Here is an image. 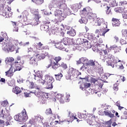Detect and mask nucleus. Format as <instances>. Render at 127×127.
<instances>
[{"mask_svg":"<svg viewBox=\"0 0 127 127\" xmlns=\"http://www.w3.org/2000/svg\"><path fill=\"white\" fill-rule=\"evenodd\" d=\"M115 11L116 12H120L121 13L123 12V9L122 7H117L115 8Z\"/></svg>","mask_w":127,"mask_h":127,"instance_id":"nucleus-48","label":"nucleus"},{"mask_svg":"<svg viewBox=\"0 0 127 127\" xmlns=\"http://www.w3.org/2000/svg\"><path fill=\"white\" fill-rule=\"evenodd\" d=\"M127 1L126 0L121 1L119 3V5L120 6H125V5H127Z\"/></svg>","mask_w":127,"mask_h":127,"instance_id":"nucleus-45","label":"nucleus"},{"mask_svg":"<svg viewBox=\"0 0 127 127\" xmlns=\"http://www.w3.org/2000/svg\"><path fill=\"white\" fill-rule=\"evenodd\" d=\"M26 85L28 88V89H34L35 88H38V86L35 83L33 82V81L30 82L29 81H27L26 83Z\"/></svg>","mask_w":127,"mask_h":127,"instance_id":"nucleus-9","label":"nucleus"},{"mask_svg":"<svg viewBox=\"0 0 127 127\" xmlns=\"http://www.w3.org/2000/svg\"><path fill=\"white\" fill-rule=\"evenodd\" d=\"M12 92L16 95H18V94H20V93H21L22 91L19 87L15 86L14 88H13L12 89Z\"/></svg>","mask_w":127,"mask_h":127,"instance_id":"nucleus-23","label":"nucleus"},{"mask_svg":"<svg viewBox=\"0 0 127 127\" xmlns=\"http://www.w3.org/2000/svg\"><path fill=\"white\" fill-rule=\"evenodd\" d=\"M15 49V46L11 43H8L6 46V50L7 52H13Z\"/></svg>","mask_w":127,"mask_h":127,"instance_id":"nucleus-11","label":"nucleus"},{"mask_svg":"<svg viewBox=\"0 0 127 127\" xmlns=\"http://www.w3.org/2000/svg\"><path fill=\"white\" fill-rule=\"evenodd\" d=\"M2 37L4 39H6L7 38V34L6 33L3 34V35H2Z\"/></svg>","mask_w":127,"mask_h":127,"instance_id":"nucleus-64","label":"nucleus"},{"mask_svg":"<svg viewBox=\"0 0 127 127\" xmlns=\"http://www.w3.org/2000/svg\"><path fill=\"white\" fill-rule=\"evenodd\" d=\"M87 64L88 66H92L93 67L94 69H96L97 66L99 65V63L95 60H91L89 61Z\"/></svg>","mask_w":127,"mask_h":127,"instance_id":"nucleus-13","label":"nucleus"},{"mask_svg":"<svg viewBox=\"0 0 127 127\" xmlns=\"http://www.w3.org/2000/svg\"><path fill=\"white\" fill-rule=\"evenodd\" d=\"M111 50H114L115 53H118V52H120L121 51V47H118L116 46V45L111 46L110 47Z\"/></svg>","mask_w":127,"mask_h":127,"instance_id":"nucleus-19","label":"nucleus"},{"mask_svg":"<svg viewBox=\"0 0 127 127\" xmlns=\"http://www.w3.org/2000/svg\"><path fill=\"white\" fill-rule=\"evenodd\" d=\"M28 53L30 56H33V55H37L38 54V52L34 51L32 48H29L28 49Z\"/></svg>","mask_w":127,"mask_h":127,"instance_id":"nucleus-21","label":"nucleus"},{"mask_svg":"<svg viewBox=\"0 0 127 127\" xmlns=\"http://www.w3.org/2000/svg\"><path fill=\"white\" fill-rule=\"evenodd\" d=\"M5 76L7 77H12L13 76V66H11L9 69L5 72Z\"/></svg>","mask_w":127,"mask_h":127,"instance_id":"nucleus-17","label":"nucleus"},{"mask_svg":"<svg viewBox=\"0 0 127 127\" xmlns=\"http://www.w3.org/2000/svg\"><path fill=\"white\" fill-rule=\"evenodd\" d=\"M123 18L127 19V12H124L123 14Z\"/></svg>","mask_w":127,"mask_h":127,"instance_id":"nucleus-59","label":"nucleus"},{"mask_svg":"<svg viewBox=\"0 0 127 127\" xmlns=\"http://www.w3.org/2000/svg\"><path fill=\"white\" fill-rule=\"evenodd\" d=\"M14 61V59L12 57H7L5 59V62L7 65H10V67L12 66V63Z\"/></svg>","mask_w":127,"mask_h":127,"instance_id":"nucleus-16","label":"nucleus"},{"mask_svg":"<svg viewBox=\"0 0 127 127\" xmlns=\"http://www.w3.org/2000/svg\"><path fill=\"white\" fill-rule=\"evenodd\" d=\"M122 36L127 39V29H123L122 31Z\"/></svg>","mask_w":127,"mask_h":127,"instance_id":"nucleus-38","label":"nucleus"},{"mask_svg":"<svg viewBox=\"0 0 127 127\" xmlns=\"http://www.w3.org/2000/svg\"><path fill=\"white\" fill-rule=\"evenodd\" d=\"M10 10H11V8L9 6H3V9L1 12V14L5 17H10L11 15H12V14H11V12L10 11Z\"/></svg>","mask_w":127,"mask_h":127,"instance_id":"nucleus-4","label":"nucleus"},{"mask_svg":"<svg viewBox=\"0 0 127 127\" xmlns=\"http://www.w3.org/2000/svg\"><path fill=\"white\" fill-rule=\"evenodd\" d=\"M46 57L45 55L44 54H41V55H39L38 54V56H37V60L38 61H40V60H43V59H44Z\"/></svg>","mask_w":127,"mask_h":127,"instance_id":"nucleus-35","label":"nucleus"},{"mask_svg":"<svg viewBox=\"0 0 127 127\" xmlns=\"http://www.w3.org/2000/svg\"><path fill=\"white\" fill-rule=\"evenodd\" d=\"M81 12L82 14L85 16H86V15H88L89 13H90V12H89V9L88 8H83V9L81 11Z\"/></svg>","mask_w":127,"mask_h":127,"instance_id":"nucleus-29","label":"nucleus"},{"mask_svg":"<svg viewBox=\"0 0 127 127\" xmlns=\"http://www.w3.org/2000/svg\"><path fill=\"white\" fill-rule=\"evenodd\" d=\"M78 118L80 119V120H85V119H87V115L84 114H80L78 116Z\"/></svg>","mask_w":127,"mask_h":127,"instance_id":"nucleus-43","label":"nucleus"},{"mask_svg":"<svg viewBox=\"0 0 127 127\" xmlns=\"http://www.w3.org/2000/svg\"><path fill=\"white\" fill-rule=\"evenodd\" d=\"M121 61H120L119 59H118V58H115L114 59H113V62H112L114 64H115V63H118L119 62H120Z\"/></svg>","mask_w":127,"mask_h":127,"instance_id":"nucleus-57","label":"nucleus"},{"mask_svg":"<svg viewBox=\"0 0 127 127\" xmlns=\"http://www.w3.org/2000/svg\"><path fill=\"white\" fill-rule=\"evenodd\" d=\"M81 8V4L76 3L73 6V10L74 11H78V9H80Z\"/></svg>","mask_w":127,"mask_h":127,"instance_id":"nucleus-32","label":"nucleus"},{"mask_svg":"<svg viewBox=\"0 0 127 127\" xmlns=\"http://www.w3.org/2000/svg\"><path fill=\"white\" fill-rule=\"evenodd\" d=\"M60 67H61L63 70H66V69L68 68V65H67V64L64 62H62L61 64H60Z\"/></svg>","mask_w":127,"mask_h":127,"instance_id":"nucleus-30","label":"nucleus"},{"mask_svg":"<svg viewBox=\"0 0 127 127\" xmlns=\"http://www.w3.org/2000/svg\"><path fill=\"white\" fill-rule=\"evenodd\" d=\"M88 18L94 20L97 18V14L89 12L88 15Z\"/></svg>","mask_w":127,"mask_h":127,"instance_id":"nucleus-24","label":"nucleus"},{"mask_svg":"<svg viewBox=\"0 0 127 127\" xmlns=\"http://www.w3.org/2000/svg\"><path fill=\"white\" fill-rule=\"evenodd\" d=\"M92 81L93 84H95V85H97V86H98V89L97 90L95 95H96L97 97H101V96H102V92H101L100 91L102 88H103V84L101 83V82L99 83V81L97 79H96V78H93Z\"/></svg>","mask_w":127,"mask_h":127,"instance_id":"nucleus-5","label":"nucleus"},{"mask_svg":"<svg viewBox=\"0 0 127 127\" xmlns=\"http://www.w3.org/2000/svg\"><path fill=\"white\" fill-rule=\"evenodd\" d=\"M63 41H64V44H71V42L72 41V40L70 38H63Z\"/></svg>","mask_w":127,"mask_h":127,"instance_id":"nucleus-26","label":"nucleus"},{"mask_svg":"<svg viewBox=\"0 0 127 127\" xmlns=\"http://www.w3.org/2000/svg\"><path fill=\"white\" fill-rule=\"evenodd\" d=\"M86 121L87 124H88L89 126H91V125H92V123L93 122V120L90 119V118H89L86 120Z\"/></svg>","mask_w":127,"mask_h":127,"instance_id":"nucleus-56","label":"nucleus"},{"mask_svg":"<svg viewBox=\"0 0 127 127\" xmlns=\"http://www.w3.org/2000/svg\"><path fill=\"white\" fill-rule=\"evenodd\" d=\"M53 83H49L47 84V89H52L53 88V85H52Z\"/></svg>","mask_w":127,"mask_h":127,"instance_id":"nucleus-55","label":"nucleus"},{"mask_svg":"<svg viewBox=\"0 0 127 127\" xmlns=\"http://www.w3.org/2000/svg\"><path fill=\"white\" fill-rule=\"evenodd\" d=\"M55 77L57 81H60L63 77V74L61 73H59L58 74H55Z\"/></svg>","mask_w":127,"mask_h":127,"instance_id":"nucleus-31","label":"nucleus"},{"mask_svg":"<svg viewBox=\"0 0 127 127\" xmlns=\"http://www.w3.org/2000/svg\"><path fill=\"white\" fill-rule=\"evenodd\" d=\"M45 78L46 79L47 84H48L49 83H53V82L55 81L54 78H53V76H51L48 74L45 75Z\"/></svg>","mask_w":127,"mask_h":127,"instance_id":"nucleus-14","label":"nucleus"},{"mask_svg":"<svg viewBox=\"0 0 127 127\" xmlns=\"http://www.w3.org/2000/svg\"><path fill=\"white\" fill-rule=\"evenodd\" d=\"M107 64L108 66H111L112 68H114L115 66V64H114L112 60H108L107 61Z\"/></svg>","mask_w":127,"mask_h":127,"instance_id":"nucleus-41","label":"nucleus"},{"mask_svg":"<svg viewBox=\"0 0 127 127\" xmlns=\"http://www.w3.org/2000/svg\"><path fill=\"white\" fill-rule=\"evenodd\" d=\"M121 120H127V114H124L121 116Z\"/></svg>","mask_w":127,"mask_h":127,"instance_id":"nucleus-54","label":"nucleus"},{"mask_svg":"<svg viewBox=\"0 0 127 127\" xmlns=\"http://www.w3.org/2000/svg\"><path fill=\"white\" fill-rule=\"evenodd\" d=\"M0 82L2 83L3 84H5V79L4 78H1L0 79Z\"/></svg>","mask_w":127,"mask_h":127,"instance_id":"nucleus-58","label":"nucleus"},{"mask_svg":"<svg viewBox=\"0 0 127 127\" xmlns=\"http://www.w3.org/2000/svg\"><path fill=\"white\" fill-rule=\"evenodd\" d=\"M58 65L59 64H57V63H55V62H54V63L52 64V68L54 69V70H56L57 69H58Z\"/></svg>","mask_w":127,"mask_h":127,"instance_id":"nucleus-37","label":"nucleus"},{"mask_svg":"<svg viewBox=\"0 0 127 127\" xmlns=\"http://www.w3.org/2000/svg\"><path fill=\"white\" fill-rule=\"evenodd\" d=\"M55 16H58L59 17H62V11L61 10L57 9L56 11Z\"/></svg>","mask_w":127,"mask_h":127,"instance_id":"nucleus-33","label":"nucleus"},{"mask_svg":"<svg viewBox=\"0 0 127 127\" xmlns=\"http://www.w3.org/2000/svg\"><path fill=\"white\" fill-rule=\"evenodd\" d=\"M110 5L112 7L116 6V5H117V1H116V0L112 1L110 3Z\"/></svg>","mask_w":127,"mask_h":127,"instance_id":"nucleus-49","label":"nucleus"},{"mask_svg":"<svg viewBox=\"0 0 127 127\" xmlns=\"http://www.w3.org/2000/svg\"><path fill=\"white\" fill-rule=\"evenodd\" d=\"M54 60L56 61V63H57L58 64H59L60 61H61L62 60V58L60 56L56 57L54 59Z\"/></svg>","mask_w":127,"mask_h":127,"instance_id":"nucleus-40","label":"nucleus"},{"mask_svg":"<svg viewBox=\"0 0 127 127\" xmlns=\"http://www.w3.org/2000/svg\"><path fill=\"white\" fill-rule=\"evenodd\" d=\"M112 21H113L112 24L113 26H120V24H121L120 20L117 18H113Z\"/></svg>","mask_w":127,"mask_h":127,"instance_id":"nucleus-20","label":"nucleus"},{"mask_svg":"<svg viewBox=\"0 0 127 127\" xmlns=\"http://www.w3.org/2000/svg\"><path fill=\"white\" fill-rule=\"evenodd\" d=\"M120 43L122 44V45H124L125 44H127V39L125 38V39L122 38L120 40Z\"/></svg>","mask_w":127,"mask_h":127,"instance_id":"nucleus-44","label":"nucleus"},{"mask_svg":"<svg viewBox=\"0 0 127 127\" xmlns=\"http://www.w3.org/2000/svg\"><path fill=\"white\" fill-rule=\"evenodd\" d=\"M68 74H70L71 76H72V77H77V76H79V75H81V72H79L76 69H74L73 68L71 67L69 68L68 70Z\"/></svg>","mask_w":127,"mask_h":127,"instance_id":"nucleus-8","label":"nucleus"},{"mask_svg":"<svg viewBox=\"0 0 127 127\" xmlns=\"http://www.w3.org/2000/svg\"><path fill=\"white\" fill-rule=\"evenodd\" d=\"M79 22H80V23L87 24V23L88 22V19L86 17H82L79 20Z\"/></svg>","mask_w":127,"mask_h":127,"instance_id":"nucleus-25","label":"nucleus"},{"mask_svg":"<svg viewBox=\"0 0 127 127\" xmlns=\"http://www.w3.org/2000/svg\"><path fill=\"white\" fill-rule=\"evenodd\" d=\"M97 90H95L94 89H91L90 93L92 95H94V94H96V93H97Z\"/></svg>","mask_w":127,"mask_h":127,"instance_id":"nucleus-60","label":"nucleus"},{"mask_svg":"<svg viewBox=\"0 0 127 127\" xmlns=\"http://www.w3.org/2000/svg\"><path fill=\"white\" fill-rule=\"evenodd\" d=\"M95 23L97 26H101V28L99 30H96L95 33H97L101 36H105L107 32L110 31L109 29H107L108 28V23L105 21L103 18H97Z\"/></svg>","mask_w":127,"mask_h":127,"instance_id":"nucleus-1","label":"nucleus"},{"mask_svg":"<svg viewBox=\"0 0 127 127\" xmlns=\"http://www.w3.org/2000/svg\"><path fill=\"white\" fill-rule=\"evenodd\" d=\"M24 63L23 62H17V61H15V67L16 69H14V72H15V71H20L21 69H22V65H23V64Z\"/></svg>","mask_w":127,"mask_h":127,"instance_id":"nucleus-10","label":"nucleus"},{"mask_svg":"<svg viewBox=\"0 0 127 127\" xmlns=\"http://www.w3.org/2000/svg\"><path fill=\"white\" fill-rule=\"evenodd\" d=\"M28 15H29V13L27 11H24L22 14L18 16V18H20L22 21L24 22H26L27 20L28 19Z\"/></svg>","mask_w":127,"mask_h":127,"instance_id":"nucleus-6","label":"nucleus"},{"mask_svg":"<svg viewBox=\"0 0 127 127\" xmlns=\"http://www.w3.org/2000/svg\"><path fill=\"white\" fill-rule=\"evenodd\" d=\"M101 6H106V14H110V13H112V9H111V7H109L107 5V3H102Z\"/></svg>","mask_w":127,"mask_h":127,"instance_id":"nucleus-22","label":"nucleus"},{"mask_svg":"<svg viewBox=\"0 0 127 127\" xmlns=\"http://www.w3.org/2000/svg\"><path fill=\"white\" fill-rule=\"evenodd\" d=\"M74 120H77V118L75 116V114L71 113V112H69L67 119L68 123H72Z\"/></svg>","mask_w":127,"mask_h":127,"instance_id":"nucleus-12","label":"nucleus"},{"mask_svg":"<svg viewBox=\"0 0 127 127\" xmlns=\"http://www.w3.org/2000/svg\"><path fill=\"white\" fill-rule=\"evenodd\" d=\"M46 96L45 97H42V102L44 104L45 103V102H46V100H47V98H48V95L47 94H46Z\"/></svg>","mask_w":127,"mask_h":127,"instance_id":"nucleus-46","label":"nucleus"},{"mask_svg":"<svg viewBox=\"0 0 127 127\" xmlns=\"http://www.w3.org/2000/svg\"><path fill=\"white\" fill-rule=\"evenodd\" d=\"M57 48H58L60 50H63L64 49H65V48L62 44H58Z\"/></svg>","mask_w":127,"mask_h":127,"instance_id":"nucleus-50","label":"nucleus"},{"mask_svg":"<svg viewBox=\"0 0 127 127\" xmlns=\"http://www.w3.org/2000/svg\"><path fill=\"white\" fill-rule=\"evenodd\" d=\"M104 110L105 111H104L105 116H106L107 117H109V118H111V119H113V118H115V114H116V111L114 110L113 107L110 105H107L105 104L104 105Z\"/></svg>","mask_w":127,"mask_h":127,"instance_id":"nucleus-3","label":"nucleus"},{"mask_svg":"<svg viewBox=\"0 0 127 127\" xmlns=\"http://www.w3.org/2000/svg\"><path fill=\"white\" fill-rule=\"evenodd\" d=\"M87 41V39L79 38L77 40V42L78 44H85V42Z\"/></svg>","mask_w":127,"mask_h":127,"instance_id":"nucleus-36","label":"nucleus"},{"mask_svg":"<svg viewBox=\"0 0 127 127\" xmlns=\"http://www.w3.org/2000/svg\"><path fill=\"white\" fill-rule=\"evenodd\" d=\"M11 22L12 25L14 27L13 31H16V32H17V31H18V25H17V23L13 21H11Z\"/></svg>","mask_w":127,"mask_h":127,"instance_id":"nucleus-27","label":"nucleus"},{"mask_svg":"<svg viewBox=\"0 0 127 127\" xmlns=\"http://www.w3.org/2000/svg\"><path fill=\"white\" fill-rule=\"evenodd\" d=\"M35 18L32 20V23L33 25H38V21H39V14H35Z\"/></svg>","mask_w":127,"mask_h":127,"instance_id":"nucleus-18","label":"nucleus"},{"mask_svg":"<svg viewBox=\"0 0 127 127\" xmlns=\"http://www.w3.org/2000/svg\"><path fill=\"white\" fill-rule=\"evenodd\" d=\"M84 45L86 48H91L92 47V44L89 43V41L86 40V41L84 43Z\"/></svg>","mask_w":127,"mask_h":127,"instance_id":"nucleus-39","label":"nucleus"},{"mask_svg":"<svg viewBox=\"0 0 127 127\" xmlns=\"http://www.w3.org/2000/svg\"><path fill=\"white\" fill-rule=\"evenodd\" d=\"M15 121L19 123H25L28 119V116L26 113V110L24 109L21 113L17 114L14 117Z\"/></svg>","mask_w":127,"mask_h":127,"instance_id":"nucleus-2","label":"nucleus"},{"mask_svg":"<svg viewBox=\"0 0 127 127\" xmlns=\"http://www.w3.org/2000/svg\"><path fill=\"white\" fill-rule=\"evenodd\" d=\"M67 34L70 36H75L76 35V31L73 29H71L70 31L67 32Z\"/></svg>","mask_w":127,"mask_h":127,"instance_id":"nucleus-28","label":"nucleus"},{"mask_svg":"<svg viewBox=\"0 0 127 127\" xmlns=\"http://www.w3.org/2000/svg\"><path fill=\"white\" fill-rule=\"evenodd\" d=\"M121 80L122 82H125L127 80V78L124 76H121Z\"/></svg>","mask_w":127,"mask_h":127,"instance_id":"nucleus-61","label":"nucleus"},{"mask_svg":"<svg viewBox=\"0 0 127 127\" xmlns=\"http://www.w3.org/2000/svg\"><path fill=\"white\" fill-rule=\"evenodd\" d=\"M8 84L9 86H10V87H12L14 85V80H9L8 82Z\"/></svg>","mask_w":127,"mask_h":127,"instance_id":"nucleus-52","label":"nucleus"},{"mask_svg":"<svg viewBox=\"0 0 127 127\" xmlns=\"http://www.w3.org/2000/svg\"><path fill=\"white\" fill-rule=\"evenodd\" d=\"M113 89L114 91H118L119 90V86L118 84H115L113 86Z\"/></svg>","mask_w":127,"mask_h":127,"instance_id":"nucleus-53","label":"nucleus"},{"mask_svg":"<svg viewBox=\"0 0 127 127\" xmlns=\"http://www.w3.org/2000/svg\"><path fill=\"white\" fill-rule=\"evenodd\" d=\"M31 11L32 12V13H34V14H39V12H38V11H37V10H36V9H32L31 10Z\"/></svg>","mask_w":127,"mask_h":127,"instance_id":"nucleus-51","label":"nucleus"},{"mask_svg":"<svg viewBox=\"0 0 127 127\" xmlns=\"http://www.w3.org/2000/svg\"><path fill=\"white\" fill-rule=\"evenodd\" d=\"M45 113L47 115H52V110H51V108H49L46 110Z\"/></svg>","mask_w":127,"mask_h":127,"instance_id":"nucleus-47","label":"nucleus"},{"mask_svg":"<svg viewBox=\"0 0 127 127\" xmlns=\"http://www.w3.org/2000/svg\"><path fill=\"white\" fill-rule=\"evenodd\" d=\"M85 88H89V87H91V83H85L84 84Z\"/></svg>","mask_w":127,"mask_h":127,"instance_id":"nucleus-62","label":"nucleus"},{"mask_svg":"<svg viewBox=\"0 0 127 127\" xmlns=\"http://www.w3.org/2000/svg\"><path fill=\"white\" fill-rule=\"evenodd\" d=\"M103 94H106L108 92V89L106 88H103L102 90Z\"/></svg>","mask_w":127,"mask_h":127,"instance_id":"nucleus-63","label":"nucleus"},{"mask_svg":"<svg viewBox=\"0 0 127 127\" xmlns=\"http://www.w3.org/2000/svg\"><path fill=\"white\" fill-rule=\"evenodd\" d=\"M33 2H35L36 4H42L44 2V0H31Z\"/></svg>","mask_w":127,"mask_h":127,"instance_id":"nucleus-34","label":"nucleus"},{"mask_svg":"<svg viewBox=\"0 0 127 127\" xmlns=\"http://www.w3.org/2000/svg\"><path fill=\"white\" fill-rule=\"evenodd\" d=\"M34 76V79L37 80V81H38V78H42L43 77V73L41 71H37L36 72V75H33Z\"/></svg>","mask_w":127,"mask_h":127,"instance_id":"nucleus-15","label":"nucleus"},{"mask_svg":"<svg viewBox=\"0 0 127 127\" xmlns=\"http://www.w3.org/2000/svg\"><path fill=\"white\" fill-rule=\"evenodd\" d=\"M39 80V83L40 84H41L42 85H44L45 84V83H46V79H45H45H42V78H38Z\"/></svg>","mask_w":127,"mask_h":127,"instance_id":"nucleus-42","label":"nucleus"},{"mask_svg":"<svg viewBox=\"0 0 127 127\" xmlns=\"http://www.w3.org/2000/svg\"><path fill=\"white\" fill-rule=\"evenodd\" d=\"M38 56V54L37 55H34L32 57L29 58V63L31 65H33V66L37 65V57Z\"/></svg>","mask_w":127,"mask_h":127,"instance_id":"nucleus-7","label":"nucleus"}]
</instances>
